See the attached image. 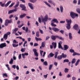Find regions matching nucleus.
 <instances>
[{
  "mask_svg": "<svg viewBox=\"0 0 80 80\" xmlns=\"http://www.w3.org/2000/svg\"><path fill=\"white\" fill-rule=\"evenodd\" d=\"M48 15H46L44 18L42 19V21L44 23L45 25H46V22L48 21Z\"/></svg>",
  "mask_w": 80,
  "mask_h": 80,
  "instance_id": "2",
  "label": "nucleus"
},
{
  "mask_svg": "<svg viewBox=\"0 0 80 80\" xmlns=\"http://www.w3.org/2000/svg\"><path fill=\"white\" fill-rule=\"evenodd\" d=\"M18 58L19 60H20V59L22 58V54H20L19 55V56H18Z\"/></svg>",
  "mask_w": 80,
  "mask_h": 80,
  "instance_id": "41",
  "label": "nucleus"
},
{
  "mask_svg": "<svg viewBox=\"0 0 80 80\" xmlns=\"http://www.w3.org/2000/svg\"><path fill=\"white\" fill-rule=\"evenodd\" d=\"M52 20H53V21H54L55 23H58V21L57 19H54Z\"/></svg>",
  "mask_w": 80,
  "mask_h": 80,
  "instance_id": "33",
  "label": "nucleus"
},
{
  "mask_svg": "<svg viewBox=\"0 0 80 80\" xmlns=\"http://www.w3.org/2000/svg\"><path fill=\"white\" fill-rule=\"evenodd\" d=\"M48 74H47L46 75H44L43 77L45 79H46L47 78V76H48Z\"/></svg>",
  "mask_w": 80,
  "mask_h": 80,
  "instance_id": "52",
  "label": "nucleus"
},
{
  "mask_svg": "<svg viewBox=\"0 0 80 80\" xmlns=\"http://www.w3.org/2000/svg\"><path fill=\"white\" fill-rule=\"evenodd\" d=\"M44 2L49 7H51V5H50V4L48 3L46 1H44Z\"/></svg>",
  "mask_w": 80,
  "mask_h": 80,
  "instance_id": "27",
  "label": "nucleus"
},
{
  "mask_svg": "<svg viewBox=\"0 0 80 80\" xmlns=\"http://www.w3.org/2000/svg\"><path fill=\"white\" fill-rule=\"evenodd\" d=\"M48 2H49V3H51V4H52V3H53V1L52 0H48Z\"/></svg>",
  "mask_w": 80,
  "mask_h": 80,
  "instance_id": "58",
  "label": "nucleus"
},
{
  "mask_svg": "<svg viewBox=\"0 0 80 80\" xmlns=\"http://www.w3.org/2000/svg\"><path fill=\"white\" fill-rule=\"evenodd\" d=\"M12 2V1H9L6 4H5V3L2 4L1 5V7H7L9 5H10V3Z\"/></svg>",
  "mask_w": 80,
  "mask_h": 80,
  "instance_id": "5",
  "label": "nucleus"
},
{
  "mask_svg": "<svg viewBox=\"0 0 80 80\" xmlns=\"http://www.w3.org/2000/svg\"><path fill=\"white\" fill-rule=\"evenodd\" d=\"M55 55V54H53V53L51 52L49 53V54L48 56V57L49 58H52Z\"/></svg>",
  "mask_w": 80,
  "mask_h": 80,
  "instance_id": "12",
  "label": "nucleus"
},
{
  "mask_svg": "<svg viewBox=\"0 0 80 80\" xmlns=\"http://www.w3.org/2000/svg\"><path fill=\"white\" fill-rule=\"evenodd\" d=\"M52 46L54 47V49H55V48H57V42H52Z\"/></svg>",
  "mask_w": 80,
  "mask_h": 80,
  "instance_id": "15",
  "label": "nucleus"
},
{
  "mask_svg": "<svg viewBox=\"0 0 80 80\" xmlns=\"http://www.w3.org/2000/svg\"><path fill=\"white\" fill-rule=\"evenodd\" d=\"M62 58H66L67 55L64 54V53H62Z\"/></svg>",
  "mask_w": 80,
  "mask_h": 80,
  "instance_id": "30",
  "label": "nucleus"
},
{
  "mask_svg": "<svg viewBox=\"0 0 80 80\" xmlns=\"http://www.w3.org/2000/svg\"><path fill=\"white\" fill-rule=\"evenodd\" d=\"M58 54V52H55V55L54 56L55 58H57Z\"/></svg>",
  "mask_w": 80,
  "mask_h": 80,
  "instance_id": "29",
  "label": "nucleus"
},
{
  "mask_svg": "<svg viewBox=\"0 0 80 80\" xmlns=\"http://www.w3.org/2000/svg\"><path fill=\"white\" fill-rule=\"evenodd\" d=\"M19 7H20V8H22V10H23V11H25V12L27 11V10L26 9V8H27L26 7V6H25V5L23 4H20L19 5Z\"/></svg>",
  "mask_w": 80,
  "mask_h": 80,
  "instance_id": "4",
  "label": "nucleus"
},
{
  "mask_svg": "<svg viewBox=\"0 0 80 80\" xmlns=\"http://www.w3.org/2000/svg\"><path fill=\"white\" fill-rule=\"evenodd\" d=\"M73 28H74V30H75L78 31L79 29V28H78V25L77 24H76L73 27Z\"/></svg>",
  "mask_w": 80,
  "mask_h": 80,
  "instance_id": "13",
  "label": "nucleus"
},
{
  "mask_svg": "<svg viewBox=\"0 0 80 80\" xmlns=\"http://www.w3.org/2000/svg\"><path fill=\"white\" fill-rule=\"evenodd\" d=\"M75 62H76V59H75V58H74L72 59L71 62V63L72 64H73V63H75Z\"/></svg>",
  "mask_w": 80,
  "mask_h": 80,
  "instance_id": "28",
  "label": "nucleus"
},
{
  "mask_svg": "<svg viewBox=\"0 0 80 80\" xmlns=\"http://www.w3.org/2000/svg\"><path fill=\"white\" fill-rule=\"evenodd\" d=\"M10 32H8L7 33L5 34L3 37V38H4L5 40H6L8 38V36L10 35Z\"/></svg>",
  "mask_w": 80,
  "mask_h": 80,
  "instance_id": "6",
  "label": "nucleus"
},
{
  "mask_svg": "<svg viewBox=\"0 0 80 80\" xmlns=\"http://www.w3.org/2000/svg\"><path fill=\"white\" fill-rule=\"evenodd\" d=\"M15 4V2H12L11 4L9 6V8H12V7L13 6V5Z\"/></svg>",
  "mask_w": 80,
  "mask_h": 80,
  "instance_id": "31",
  "label": "nucleus"
},
{
  "mask_svg": "<svg viewBox=\"0 0 80 80\" xmlns=\"http://www.w3.org/2000/svg\"><path fill=\"white\" fill-rule=\"evenodd\" d=\"M49 38H50V37L48 36L46 37V40H48V39H49Z\"/></svg>",
  "mask_w": 80,
  "mask_h": 80,
  "instance_id": "61",
  "label": "nucleus"
},
{
  "mask_svg": "<svg viewBox=\"0 0 80 80\" xmlns=\"http://www.w3.org/2000/svg\"><path fill=\"white\" fill-rule=\"evenodd\" d=\"M26 15H27L26 14L21 15L19 16V18H24V17H25V16H26Z\"/></svg>",
  "mask_w": 80,
  "mask_h": 80,
  "instance_id": "21",
  "label": "nucleus"
},
{
  "mask_svg": "<svg viewBox=\"0 0 80 80\" xmlns=\"http://www.w3.org/2000/svg\"><path fill=\"white\" fill-rule=\"evenodd\" d=\"M69 70L67 68H65L64 69V72L65 73H67L68 72V71Z\"/></svg>",
  "mask_w": 80,
  "mask_h": 80,
  "instance_id": "35",
  "label": "nucleus"
},
{
  "mask_svg": "<svg viewBox=\"0 0 80 80\" xmlns=\"http://www.w3.org/2000/svg\"><path fill=\"white\" fill-rule=\"evenodd\" d=\"M76 79L77 78H75V77H72V80H76Z\"/></svg>",
  "mask_w": 80,
  "mask_h": 80,
  "instance_id": "63",
  "label": "nucleus"
},
{
  "mask_svg": "<svg viewBox=\"0 0 80 80\" xmlns=\"http://www.w3.org/2000/svg\"><path fill=\"white\" fill-rule=\"evenodd\" d=\"M12 58L14 60H17V58L15 56V55L13 56V57H12Z\"/></svg>",
  "mask_w": 80,
  "mask_h": 80,
  "instance_id": "53",
  "label": "nucleus"
},
{
  "mask_svg": "<svg viewBox=\"0 0 80 80\" xmlns=\"http://www.w3.org/2000/svg\"><path fill=\"white\" fill-rule=\"evenodd\" d=\"M34 47H37V46H38V44L37 43H35L34 44Z\"/></svg>",
  "mask_w": 80,
  "mask_h": 80,
  "instance_id": "54",
  "label": "nucleus"
},
{
  "mask_svg": "<svg viewBox=\"0 0 80 80\" xmlns=\"http://www.w3.org/2000/svg\"><path fill=\"white\" fill-rule=\"evenodd\" d=\"M39 30L41 33L42 34H43V31L42 30L40 29H39Z\"/></svg>",
  "mask_w": 80,
  "mask_h": 80,
  "instance_id": "55",
  "label": "nucleus"
},
{
  "mask_svg": "<svg viewBox=\"0 0 80 80\" xmlns=\"http://www.w3.org/2000/svg\"><path fill=\"white\" fill-rule=\"evenodd\" d=\"M8 53H9V51H8L7 52H6V53L5 54V56L7 55H8Z\"/></svg>",
  "mask_w": 80,
  "mask_h": 80,
  "instance_id": "60",
  "label": "nucleus"
},
{
  "mask_svg": "<svg viewBox=\"0 0 80 80\" xmlns=\"http://www.w3.org/2000/svg\"><path fill=\"white\" fill-rule=\"evenodd\" d=\"M8 77V75H7V74L6 73H3V77Z\"/></svg>",
  "mask_w": 80,
  "mask_h": 80,
  "instance_id": "43",
  "label": "nucleus"
},
{
  "mask_svg": "<svg viewBox=\"0 0 80 80\" xmlns=\"http://www.w3.org/2000/svg\"><path fill=\"white\" fill-rule=\"evenodd\" d=\"M66 22L68 23L67 24H66V28L68 30H70L71 28L70 24L72 23V20H71V19H70L69 20L66 19Z\"/></svg>",
  "mask_w": 80,
  "mask_h": 80,
  "instance_id": "1",
  "label": "nucleus"
},
{
  "mask_svg": "<svg viewBox=\"0 0 80 80\" xmlns=\"http://www.w3.org/2000/svg\"><path fill=\"white\" fill-rule=\"evenodd\" d=\"M13 43H14V44H15V43H18V42H17V41H16V40H13Z\"/></svg>",
  "mask_w": 80,
  "mask_h": 80,
  "instance_id": "42",
  "label": "nucleus"
},
{
  "mask_svg": "<svg viewBox=\"0 0 80 80\" xmlns=\"http://www.w3.org/2000/svg\"><path fill=\"white\" fill-rule=\"evenodd\" d=\"M18 30V28H15L14 29L12 30V33L15 34V33H16L17 32V31Z\"/></svg>",
  "mask_w": 80,
  "mask_h": 80,
  "instance_id": "18",
  "label": "nucleus"
},
{
  "mask_svg": "<svg viewBox=\"0 0 80 80\" xmlns=\"http://www.w3.org/2000/svg\"><path fill=\"white\" fill-rule=\"evenodd\" d=\"M13 58H12L11 59V60L9 62V63L11 65H12L13 64Z\"/></svg>",
  "mask_w": 80,
  "mask_h": 80,
  "instance_id": "26",
  "label": "nucleus"
},
{
  "mask_svg": "<svg viewBox=\"0 0 80 80\" xmlns=\"http://www.w3.org/2000/svg\"><path fill=\"white\" fill-rule=\"evenodd\" d=\"M57 58L58 60H60L62 59V55H61L60 56H58L57 57Z\"/></svg>",
  "mask_w": 80,
  "mask_h": 80,
  "instance_id": "20",
  "label": "nucleus"
},
{
  "mask_svg": "<svg viewBox=\"0 0 80 80\" xmlns=\"http://www.w3.org/2000/svg\"><path fill=\"white\" fill-rule=\"evenodd\" d=\"M40 54L41 55V56L42 57V53L43 52V51H42V50H40Z\"/></svg>",
  "mask_w": 80,
  "mask_h": 80,
  "instance_id": "51",
  "label": "nucleus"
},
{
  "mask_svg": "<svg viewBox=\"0 0 80 80\" xmlns=\"http://www.w3.org/2000/svg\"><path fill=\"white\" fill-rule=\"evenodd\" d=\"M69 52H71V53H73L75 51L74 50L72 49H70L69 50Z\"/></svg>",
  "mask_w": 80,
  "mask_h": 80,
  "instance_id": "45",
  "label": "nucleus"
},
{
  "mask_svg": "<svg viewBox=\"0 0 80 80\" xmlns=\"http://www.w3.org/2000/svg\"><path fill=\"white\" fill-rule=\"evenodd\" d=\"M27 41H25L24 42V44L23 45V47H25V44H27Z\"/></svg>",
  "mask_w": 80,
  "mask_h": 80,
  "instance_id": "48",
  "label": "nucleus"
},
{
  "mask_svg": "<svg viewBox=\"0 0 80 80\" xmlns=\"http://www.w3.org/2000/svg\"><path fill=\"white\" fill-rule=\"evenodd\" d=\"M12 11H13V12H17V8H15L14 9H13Z\"/></svg>",
  "mask_w": 80,
  "mask_h": 80,
  "instance_id": "56",
  "label": "nucleus"
},
{
  "mask_svg": "<svg viewBox=\"0 0 80 80\" xmlns=\"http://www.w3.org/2000/svg\"><path fill=\"white\" fill-rule=\"evenodd\" d=\"M75 55H80V54L74 52H73L72 56H75Z\"/></svg>",
  "mask_w": 80,
  "mask_h": 80,
  "instance_id": "25",
  "label": "nucleus"
},
{
  "mask_svg": "<svg viewBox=\"0 0 80 80\" xmlns=\"http://www.w3.org/2000/svg\"><path fill=\"white\" fill-rule=\"evenodd\" d=\"M28 5L31 10H33V6H32V3H28Z\"/></svg>",
  "mask_w": 80,
  "mask_h": 80,
  "instance_id": "17",
  "label": "nucleus"
},
{
  "mask_svg": "<svg viewBox=\"0 0 80 80\" xmlns=\"http://www.w3.org/2000/svg\"><path fill=\"white\" fill-rule=\"evenodd\" d=\"M39 33H40V32L38 31L36 32V36H37V37H38L39 36Z\"/></svg>",
  "mask_w": 80,
  "mask_h": 80,
  "instance_id": "37",
  "label": "nucleus"
},
{
  "mask_svg": "<svg viewBox=\"0 0 80 80\" xmlns=\"http://www.w3.org/2000/svg\"><path fill=\"white\" fill-rule=\"evenodd\" d=\"M13 12V10H10L8 12V14H10V13H12V12Z\"/></svg>",
  "mask_w": 80,
  "mask_h": 80,
  "instance_id": "44",
  "label": "nucleus"
},
{
  "mask_svg": "<svg viewBox=\"0 0 80 80\" xmlns=\"http://www.w3.org/2000/svg\"><path fill=\"white\" fill-rule=\"evenodd\" d=\"M38 22L40 23L42 22V21L41 20V18H38Z\"/></svg>",
  "mask_w": 80,
  "mask_h": 80,
  "instance_id": "59",
  "label": "nucleus"
},
{
  "mask_svg": "<svg viewBox=\"0 0 80 80\" xmlns=\"http://www.w3.org/2000/svg\"><path fill=\"white\" fill-rule=\"evenodd\" d=\"M19 4H20V2L19 1H18L17 2V4L14 6V8H17V7L19 6Z\"/></svg>",
  "mask_w": 80,
  "mask_h": 80,
  "instance_id": "24",
  "label": "nucleus"
},
{
  "mask_svg": "<svg viewBox=\"0 0 80 80\" xmlns=\"http://www.w3.org/2000/svg\"><path fill=\"white\" fill-rule=\"evenodd\" d=\"M65 62H69V60L67 59H65L63 60V63H65Z\"/></svg>",
  "mask_w": 80,
  "mask_h": 80,
  "instance_id": "36",
  "label": "nucleus"
},
{
  "mask_svg": "<svg viewBox=\"0 0 80 80\" xmlns=\"http://www.w3.org/2000/svg\"><path fill=\"white\" fill-rule=\"evenodd\" d=\"M56 38H58L59 39H60V40H64V38H62V37H59L58 36H57Z\"/></svg>",
  "mask_w": 80,
  "mask_h": 80,
  "instance_id": "23",
  "label": "nucleus"
},
{
  "mask_svg": "<svg viewBox=\"0 0 80 80\" xmlns=\"http://www.w3.org/2000/svg\"><path fill=\"white\" fill-rule=\"evenodd\" d=\"M53 67L52 64H51L49 65V70H52V67Z\"/></svg>",
  "mask_w": 80,
  "mask_h": 80,
  "instance_id": "40",
  "label": "nucleus"
},
{
  "mask_svg": "<svg viewBox=\"0 0 80 80\" xmlns=\"http://www.w3.org/2000/svg\"><path fill=\"white\" fill-rule=\"evenodd\" d=\"M60 11L61 13H62L63 12V7L62 6H60Z\"/></svg>",
  "mask_w": 80,
  "mask_h": 80,
  "instance_id": "32",
  "label": "nucleus"
},
{
  "mask_svg": "<svg viewBox=\"0 0 80 80\" xmlns=\"http://www.w3.org/2000/svg\"><path fill=\"white\" fill-rule=\"evenodd\" d=\"M52 30L56 32H59L60 31V29L57 28H52Z\"/></svg>",
  "mask_w": 80,
  "mask_h": 80,
  "instance_id": "14",
  "label": "nucleus"
},
{
  "mask_svg": "<svg viewBox=\"0 0 80 80\" xmlns=\"http://www.w3.org/2000/svg\"><path fill=\"white\" fill-rule=\"evenodd\" d=\"M64 30H61L59 31V32L60 33H62V34H63V33H64Z\"/></svg>",
  "mask_w": 80,
  "mask_h": 80,
  "instance_id": "47",
  "label": "nucleus"
},
{
  "mask_svg": "<svg viewBox=\"0 0 80 80\" xmlns=\"http://www.w3.org/2000/svg\"><path fill=\"white\" fill-rule=\"evenodd\" d=\"M52 27H56L57 25L56 24H51Z\"/></svg>",
  "mask_w": 80,
  "mask_h": 80,
  "instance_id": "62",
  "label": "nucleus"
},
{
  "mask_svg": "<svg viewBox=\"0 0 80 80\" xmlns=\"http://www.w3.org/2000/svg\"><path fill=\"white\" fill-rule=\"evenodd\" d=\"M25 48H22L21 50V51L22 52V53H23V52H25Z\"/></svg>",
  "mask_w": 80,
  "mask_h": 80,
  "instance_id": "39",
  "label": "nucleus"
},
{
  "mask_svg": "<svg viewBox=\"0 0 80 80\" xmlns=\"http://www.w3.org/2000/svg\"><path fill=\"white\" fill-rule=\"evenodd\" d=\"M61 44H62V42L60 41L58 43V48H60L62 49V50H63V47L62 46Z\"/></svg>",
  "mask_w": 80,
  "mask_h": 80,
  "instance_id": "9",
  "label": "nucleus"
},
{
  "mask_svg": "<svg viewBox=\"0 0 80 80\" xmlns=\"http://www.w3.org/2000/svg\"><path fill=\"white\" fill-rule=\"evenodd\" d=\"M5 47H7V44L5 43H2L0 44V48H3Z\"/></svg>",
  "mask_w": 80,
  "mask_h": 80,
  "instance_id": "10",
  "label": "nucleus"
},
{
  "mask_svg": "<svg viewBox=\"0 0 80 80\" xmlns=\"http://www.w3.org/2000/svg\"><path fill=\"white\" fill-rule=\"evenodd\" d=\"M22 55L23 58L25 59V55L23 53H22Z\"/></svg>",
  "mask_w": 80,
  "mask_h": 80,
  "instance_id": "46",
  "label": "nucleus"
},
{
  "mask_svg": "<svg viewBox=\"0 0 80 80\" xmlns=\"http://www.w3.org/2000/svg\"><path fill=\"white\" fill-rule=\"evenodd\" d=\"M18 44H12V47H18Z\"/></svg>",
  "mask_w": 80,
  "mask_h": 80,
  "instance_id": "34",
  "label": "nucleus"
},
{
  "mask_svg": "<svg viewBox=\"0 0 80 80\" xmlns=\"http://www.w3.org/2000/svg\"><path fill=\"white\" fill-rule=\"evenodd\" d=\"M70 15L72 18H75L76 17H78V14H76L75 13L73 12H71L70 13Z\"/></svg>",
  "mask_w": 80,
  "mask_h": 80,
  "instance_id": "3",
  "label": "nucleus"
},
{
  "mask_svg": "<svg viewBox=\"0 0 80 80\" xmlns=\"http://www.w3.org/2000/svg\"><path fill=\"white\" fill-rule=\"evenodd\" d=\"M68 48H69V47L68 45H64V49H63L62 50H67L68 49Z\"/></svg>",
  "mask_w": 80,
  "mask_h": 80,
  "instance_id": "16",
  "label": "nucleus"
},
{
  "mask_svg": "<svg viewBox=\"0 0 80 80\" xmlns=\"http://www.w3.org/2000/svg\"><path fill=\"white\" fill-rule=\"evenodd\" d=\"M69 38L70 40H72L73 39V37H72V33L71 32L69 33Z\"/></svg>",
  "mask_w": 80,
  "mask_h": 80,
  "instance_id": "19",
  "label": "nucleus"
},
{
  "mask_svg": "<svg viewBox=\"0 0 80 80\" xmlns=\"http://www.w3.org/2000/svg\"><path fill=\"white\" fill-rule=\"evenodd\" d=\"M45 44H44V42H42L41 44V47H42V48H44L45 47Z\"/></svg>",
  "mask_w": 80,
  "mask_h": 80,
  "instance_id": "38",
  "label": "nucleus"
},
{
  "mask_svg": "<svg viewBox=\"0 0 80 80\" xmlns=\"http://www.w3.org/2000/svg\"><path fill=\"white\" fill-rule=\"evenodd\" d=\"M56 36H55L52 35L51 36V38L53 40H56V38H57Z\"/></svg>",
  "mask_w": 80,
  "mask_h": 80,
  "instance_id": "22",
  "label": "nucleus"
},
{
  "mask_svg": "<svg viewBox=\"0 0 80 80\" xmlns=\"http://www.w3.org/2000/svg\"><path fill=\"white\" fill-rule=\"evenodd\" d=\"M43 64L44 65H46V66L48 65V64L47 63V61H45L43 62Z\"/></svg>",
  "mask_w": 80,
  "mask_h": 80,
  "instance_id": "49",
  "label": "nucleus"
},
{
  "mask_svg": "<svg viewBox=\"0 0 80 80\" xmlns=\"http://www.w3.org/2000/svg\"><path fill=\"white\" fill-rule=\"evenodd\" d=\"M76 11L78 13H80V9L79 8H78L76 9Z\"/></svg>",
  "mask_w": 80,
  "mask_h": 80,
  "instance_id": "50",
  "label": "nucleus"
},
{
  "mask_svg": "<svg viewBox=\"0 0 80 80\" xmlns=\"http://www.w3.org/2000/svg\"><path fill=\"white\" fill-rule=\"evenodd\" d=\"M12 20H9L8 19H6L5 20V25L6 27L8 25V23H12Z\"/></svg>",
  "mask_w": 80,
  "mask_h": 80,
  "instance_id": "7",
  "label": "nucleus"
},
{
  "mask_svg": "<svg viewBox=\"0 0 80 80\" xmlns=\"http://www.w3.org/2000/svg\"><path fill=\"white\" fill-rule=\"evenodd\" d=\"M32 50L33 52H34L35 56L36 57H38V53L37 52V49H36L35 48H34Z\"/></svg>",
  "mask_w": 80,
  "mask_h": 80,
  "instance_id": "8",
  "label": "nucleus"
},
{
  "mask_svg": "<svg viewBox=\"0 0 80 80\" xmlns=\"http://www.w3.org/2000/svg\"><path fill=\"white\" fill-rule=\"evenodd\" d=\"M54 64L55 66H57V64H58V63H57V62H54Z\"/></svg>",
  "mask_w": 80,
  "mask_h": 80,
  "instance_id": "64",
  "label": "nucleus"
},
{
  "mask_svg": "<svg viewBox=\"0 0 80 80\" xmlns=\"http://www.w3.org/2000/svg\"><path fill=\"white\" fill-rule=\"evenodd\" d=\"M12 68H14V69H15V68H16L17 70H19V66H18V65H13L12 66Z\"/></svg>",
  "mask_w": 80,
  "mask_h": 80,
  "instance_id": "11",
  "label": "nucleus"
},
{
  "mask_svg": "<svg viewBox=\"0 0 80 80\" xmlns=\"http://www.w3.org/2000/svg\"><path fill=\"white\" fill-rule=\"evenodd\" d=\"M73 3L74 4H76V3H77V1H76V0H74L73 1Z\"/></svg>",
  "mask_w": 80,
  "mask_h": 80,
  "instance_id": "57",
  "label": "nucleus"
}]
</instances>
